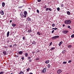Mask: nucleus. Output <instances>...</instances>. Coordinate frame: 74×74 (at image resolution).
Segmentation results:
<instances>
[{
    "label": "nucleus",
    "instance_id": "obj_36",
    "mask_svg": "<svg viewBox=\"0 0 74 74\" xmlns=\"http://www.w3.org/2000/svg\"><path fill=\"white\" fill-rule=\"evenodd\" d=\"M52 44V42H51V43H50L49 44V46H51V45Z\"/></svg>",
    "mask_w": 74,
    "mask_h": 74
},
{
    "label": "nucleus",
    "instance_id": "obj_50",
    "mask_svg": "<svg viewBox=\"0 0 74 74\" xmlns=\"http://www.w3.org/2000/svg\"><path fill=\"white\" fill-rule=\"evenodd\" d=\"M57 29H58V28H54V30H57Z\"/></svg>",
    "mask_w": 74,
    "mask_h": 74
},
{
    "label": "nucleus",
    "instance_id": "obj_41",
    "mask_svg": "<svg viewBox=\"0 0 74 74\" xmlns=\"http://www.w3.org/2000/svg\"><path fill=\"white\" fill-rule=\"evenodd\" d=\"M49 10L50 11H52V10L51 9V8H49Z\"/></svg>",
    "mask_w": 74,
    "mask_h": 74
},
{
    "label": "nucleus",
    "instance_id": "obj_3",
    "mask_svg": "<svg viewBox=\"0 0 74 74\" xmlns=\"http://www.w3.org/2000/svg\"><path fill=\"white\" fill-rule=\"evenodd\" d=\"M68 32H69V31H68L64 30L63 31V33H64V34H66Z\"/></svg>",
    "mask_w": 74,
    "mask_h": 74
},
{
    "label": "nucleus",
    "instance_id": "obj_9",
    "mask_svg": "<svg viewBox=\"0 0 74 74\" xmlns=\"http://www.w3.org/2000/svg\"><path fill=\"white\" fill-rule=\"evenodd\" d=\"M62 43H63L62 41H61L59 43V47H60V45H61V44H62Z\"/></svg>",
    "mask_w": 74,
    "mask_h": 74
},
{
    "label": "nucleus",
    "instance_id": "obj_46",
    "mask_svg": "<svg viewBox=\"0 0 74 74\" xmlns=\"http://www.w3.org/2000/svg\"><path fill=\"white\" fill-rule=\"evenodd\" d=\"M48 10H49L48 8H47L46 9V11H48Z\"/></svg>",
    "mask_w": 74,
    "mask_h": 74
},
{
    "label": "nucleus",
    "instance_id": "obj_62",
    "mask_svg": "<svg viewBox=\"0 0 74 74\" xmlns=\"http://www.w3.org/2000/svg\"><path fill=\"white\" fill-rule=\"evenodd\" d=\"M28 9H30L29 8H28Z\"/></svg>",
    "mask_w": 74,
    "mask_h": 74
},
{
    "label": "nucleus",
    "instance_id": "obj_61",
    "mask_svg": "<svg viewBox=\"0 0 74 74\" xmlns=\"http://www.w3.org/2000/svg\"><path fill=\"white\" fill-rule=\"evenodd\" d=\"M16 57H17L18 58H18V56H16Z\"/></svg>",
    "mask_w": 74,
    "mask_h": 74
},
{
    "label": "nucleus",
    "instance_id": "obj_7",
    "mask_svg": "<svg viewBox=\"0 0 74 74\" xmlns=\"http://www.w3.org/2000/svg\"><path fill=\"white\" fill-rule=\"evenodd\" d=\"M3 55H7V52L5 51H3Z\"/></svg>",
    "mask_w": 74,
    "mask_h": 74
},
{
    "label": "nucleus",
    "instance_id": "obj_5",
    "mask_svg": "<svg viewBox=\"0 0 74 74\" xmlns=\"http://www.w3.org/2000/svg\"><path fill=\"white\" fill-rule=\"evenodd\" d=\"M27 20H28V21H29V22H31V21H32V19L29 17H28L27 18Z\"/></svg>",
    "mask_w": 74,
    "mask_h": 74
},
{
    "label": "nucleus",
    "instance_id": "obj_33",
    "mask_svg": "<svg viewBox=\"0 0 74 74\" xmlns=\"http://www.w3.org/2000/svg\"><path fill=\"white\" fill-rule=\"evenodd\" d=\"M63 6H64V5L63 4H61V7H63Z\"/></svg>",
    "mask_w": 74,
    "mask_h": 74
},
{
    "label": "nucleus",
    "instance_id": "obj_32",
    "mask_svg": "<svg viewBox=\"0 0 74 74\" xmlns=\"http://www.w3.org/2000/svg\"><path fill=\"white\" fill-rule=\"evenodd\" d=\"M55 26V24H53L52 25V26H53V27H54Z\"/></svg>",
    "mask_w": 74,
    "mask_h": 74
},
{
    "label": "nucleus",
    "instance_id": "obj_10",
    "mask_svg": "<svg viewBox=\"0 0 74 74\" xmlns=\"http://www.w3.org/2000/svg\"><path fill=\"white\" fill-rule=\"evenodd\" d=\"M23 53L22 51H20L18 52V54H19V55H21V54H22Z\"/></svg>",
    "mask_w": 74,
    "mask_h": 74
},
{
    "label": "nucleus",
    "instance_id": "obj_40",
    "mask_svg": "<svg viewBox=\"0 0 74 74\" xmlns=\"http://www.w3.org/2000/svg\"><path fill=\"white\" fill-rule=\"evenodd\" d=\"M29 70H30V69L29 68H28L27 69V71H29Z\"/></svg>",
    "mask_w": 74,
    "mask_h": 74
},
{
    "label": "nucleus",
    "instance_id": "obj_31",
    "mask_svg": "<svg viewBox=\"0 0 74 74\" xmlns=\"http://www.w3.org/2000/svg\"><path fill=\"white\" fill-rule=\"evenodd\" d=\"M20 16H21V18H22V16H23V14H22V13H20Z\"/></svg>",
    "mask_w": 74,
    "mask_h": 74
},
{
    "label": "nucleus",
    "instance_id": "obj_20",
    "mask_svg": "<svg viewBox=\"0 0 74 74\" xmlns=\"http://www.w3.org/2000/svg\"><path fill=\"white\" fill-rule=\"evenodd\" d=\"M66 52V50H64L62 52V53H64Z\"/></svg>",
    "mask_w": 74,
    "mask_h": 74
},
{
    "label": "nucleus",
    "instance_id": "obj_42",
    "mask_svg": "<svg viewBox=\"0 0 74 74\" xmlns=\"http://www.w3.org/2000/svg\"><path fill=\"white\" fill-rule=\"evenodd\" d=\"M24 18H26V15L25 14L24 15Z\"/></svg>",
    "mask_w": 74,
    "mask_h": 74
},
{
    "label": "nucleus",
    "instance_id": "obj_48",
    "mask_svg": "<svg viewBox=\"0 0 74 74\" xmlns=\"http://www.w3.org/2000/svg\"><path fill=\"white\" fill-rule=\"evenodd\" d=\"M32 60H29V62H32Z\"/></svg>",
    "mask_w": 74,
    "mask_h": 74
},
{
    "label": "nucleus",
    "instance_id": "obj_49",
    "mask_svg": "<svg viewBox=\"0 0 74 74\" xmlns=\"http://www.w3.org/2000/svg\"><path fill=\"white\" fill-rule=\"evenodd\" d=\"M70 26H68V28H70Z\"/></svg>",
    "mask_w": 74,
    "mask_h": 74
},
{
    "label": "nucleus",
    "instance_id": "obj_12",
    "mask_svg": "<svg viewBox=\"0 0 74 74\" xmlns=\"http://www.w3.org/2000/svg\"><path fill=\"white\" fill-rule=\"evenodd\" d=\"M49 62V60H48L45 62V63H46V64H48Z\"/></svg>",
    "mask_w": 74,
    "mask_h": 74
},
{
    "label": "nucleus",
    "instance_id": "obj_53",
    "mask_svg": "<svg viewBox=\"0 0 74 74\" xmlns=\"http://www.w3.org/2000/svg\"><path fill=\"white\" fill-rule=\"evenodd\" d=\"M62 26L63 27H64V26H65V25H63Z\"/></svg>",
    "mask_w": 74,
    "mask_h": 74
},
{
    "label": "nucleus",
    "instance_id": "obj_43",
    "mask_svg": "<svg viewBox=\"0 0 74 74\" xmlns=\"http://www.w3.org/2000/svg\"><path fill=\"white\" fill-rule=\"evenodd\" d=\"M41 1V0H38V2H40Z\"/></svg>",
    "mask_w": 74,
    "mask_h": 74
},
{
    "label": "nucleus",
    "instance_id": "obj_52",
    "mask_svg": "<svg viewBox=\"0 0 74 74\" xmlns=\"http://www.w3.org/2000/svg\"><path fill=\"white\" fill-rule=\"evenodd\" d=\"M12 22V20H11L10 21V23H11Z\"/></svg>",
    "mask_w": 74,
    "mask_h": 74
},
{
    "label": "nucleus",
    "instance_id": "obj_63",
    "mask_svg": "<svg viewBox=\"0 0 74 74\" xmlns=\"http://www.w3.org/2000/svg\"><path fill=\"white\" fill-rule=\"evenodd\" d=\"M73 33H74V31H73Z\"/></svg>",
    "mask_w": 74,
    "mask_h": 74
},
{
    "label": "nucleus",
    "instance_id": "obj_26",
    "mask_svg": "<svg viewBox=\"0 0 74 74\" xmlns=\"http://www.w3.org/2000/svg\"><path fill=\"white\" fill-rule=\"evenodd\" d=\"M57 10L58 11H59L60 10V8H57Z\"/></svg>",
    "mask_w": 74,
    "mask_h": 74
},
{
    "label": "nucleus",
    "instance_id": "obj_59",
    "mask_svg": "<svg viewBox=\"0 0 74 74\" xmlns=\"http://www.w3.org/2000/svg\"><path fill=\"white\" fill-rule=\"evenodd\" d=\"M4 48H5V49H6V48H7V47H4Z\"/></svg>",
    "mask_w": 74,
    "mask_h": 74
},
{
    "label": "nucleus",
    "instance_id": "obj_60",
    "mask_svg": "<svg viewBox=\"0 0 74 74\" xmlns=\"http://www.w3.org/2000/svg\"><path fill=\"white\" fill-rule=\"evenodd\" d=\"M29 74H33V73H29Z\"/></svg>",
    "mask_w": 74,
    "mask_h": 74
},
{
    "label": "nucleus",
    "instance_id": "obj_1",
    "mask_svg": "<svg viewBox=\"0 0 74 74\" xmlns=\"http://www.w3.org/2000/svg\"><path fill=\"white\" fill-rule=\"evenodd\" d=\"M64 23L65 24L70 25V24L71 23V21L70 20H66L65 21Z\"/></svg>",
    "mask_w": 74,
    "mask_h": 74
},
{
    "label": "nucleus",
    "instance_id": "obj_15",
    "mask_svg": "<svg viewBox=\"0 0 74 74\" xmlns=\"http://www.w3.org/2000/svg\"><path fill=\"white\" fill-rule=\"evenodd\" d=\"M55 49V47H52L51 49V51H52V50H53V49Z\"/></svg>",
    "mask_w": 74,
    "mask_h": 74
},
{
    "label": "nucleus",
    "instance_id": "obj_24",
    "mask_svg": "<svg viewBox=\"0 0 74 74\" xmlns=\"http://www.w3.org/2000/svg\"><path fill=\"white\" fill-rule=\"evenodd\" d=\"M19 74H23V72L20 71V73H19Z\"/></svg>",
    "mask_w": 74,
    "mask_h": 74
},
{
    "label": "nucleus",
    "instance_id": "obj_18",
    "mask_svg": "<svg viewBox=\"0 0 74 74\" xmlns=\"http://www.w3.org/2000/svg\"><path fill=\"white\" fill-rule=\"evenodd\" d=\"M67 15H70V12L69 11L67 12Z\"/></svg>",
    "mask_w": 74,
    "mask_h": 74
},
{
    "label": "nucleus",
    "instance_id": "obj_30",
    "mask_svg": "<svg viewBox=\"0 0 74 74\" xmlns=\"http://www.w3.org/2000/svg\"><path fill=\"white\" fill-rule=\"evenodd\" d=\"M74 37V34H73L71 36V38H73V37Z\"/></svg>",
    "mask_w": 74,
    "mask_h": 74
},
{
    "label": "nucleus",
    "instance_id": "obj_57",
    "mask_svg": "<svg viewBox=\"0 0 74 74\" xmlns=\"http://www.w3.org/2000/svg\"><path fill=\"white\" fill-rule=\"evenodd\" d=\"M32 53L33 55H34V52H32Z\"/></svg>",
    "mask_w": 74,
    "mask_h": 74
},
{
    "label": "nucleus",
    "instance_id": "obj_28",
    "mask_svg": "<svg viewBox=\"0 0 74 74\" xmlns=\"http://www.w3.org/2000/svg\"><path fill=\"white\" fill-rule=\"evenodd\" d=\"M66 63H67V62H63V64H66Z\"/></svg>",
    "mask_w": 74,
    "mask_h": 74
},
{
    "label": "nucleus",
    "instance_id": "obj_11",
    "mask_svg": "<svg viewBox=\"0 0 74 74\" xmlns=\"http://www.w3.org/2000/svg\"><path fill=\"white\" fill-rule=\"evenodd\" d=\"M9 34H10V32L8 31L7 33V37H8L9 36Z\"/></svg>",
    "mask_w": 74,
    "mask_h": 74
},
{
    "label": "nucleus",
    "instance_id": "obj_16",
    "mask_svg": "<svg viewBox=\"0 0 74 74\" xmlns=\"http://www.w3.org/2000/svg\"><path fill=\"white\" fill-rule=\"evenodd\" d=\"M52 40H54V39H56L55 36H53L52 38Z\"/></svg>",
    "mask_w": 74,
    "mask_h": 74
},
{
    "label": "nucleus",
    "instance_id": "obj_54",
    "mask_svg": "<svg viewBox=\"0 0 74 74\" xmlns=\"http://www.w3.org/2000/svg\"><path fill=\"white\" fill-rule=\"evenodd\" d=\"M44 8H47V7L46 6H44Z\"/></svg>",
    "mask_w": 74,
    "mask_h": 74
},
{
    "label": "nucleus",
    "instance_id": "obj_2",
    "mask_svg": "<svg viewBox=\"0 0 74 74\" xmlns=\"http://www.w3.org/2000/svg\"><path fill=\"white\" fill-rule=\"evenodd\" d=\"M62 72V70H61V69H59L58 71H57V73L58 74H60V73H61Z\"/></svg>",
    "mask_w": 74,
    "mask_h": 74
},
{
    "label": "nucleus",
    "instance_id": "obj_35",
    "mask_svg": "<svg viewBox=\"0 0 74 74\" xmlns=\"http://www.w3.org/2000/svg\"><path fill=\"white\" fill-rule=\"evenodd\" d=\"M37 11L38 13H39V12H40L39 11V10H37Z\"/></svg>",
    "mask_w": 74,
    "mask_h": 74
},
{
    "label": "nucleus",
    "instance_id": "obj_25",
    "mask_svg": "<svg viewBox=\"0 0 74 74\" xmlns=\"http://www.w3.org/2000/svg\"><path fill=\"white\" fill-rule=\"evenodd\" d=\"M50 67H51V65H50V64H48V68H49Z\"/></svg>",
    "mask_w": 74,
    "mask_h": 74
},
{
    "label": "nucleus",
    "instance_id": "obj_51",
    "mask_svg": "<svg viewBox=\"0 0 74 74\" xmlns=\"http://www.w3.org/2000/svg\"><path fill=\"white\" fill-rule=\"evenodd\" d=\"M14 46H16V45L14 44L13 45Z\"/></svg>",
    "mask_w": 74,
    "mask_h": 74
},
{
    "label": "nucleus",
    "instance_id": "obj_44",
    "mask_svg": "<svg viewBox=\"0 0 74 74\" xmlns=\"http://www.w3.org/2000/svg\"><path fill=\"white\" fill-rule=\"evenodd\" d=\"M71 60H69V61L68 63H71Z\"/></svg>",
    "mask_w": 74,
    "mask_h": 74
},
{
    "label": "nucleus",
    "instance_id": "obj_8",
    "mask_svg": "<svg viewBox=\"0 0 74 74\" xmlns=\"http://www.w3.org/2000/svg\"><path fill=\"white\" fill-rule=\"evenodd\" d=\"M72 47V45H69L68 46V48H69V49H70Z\"/></svg>",
    "mask_w": 74,
    "mask_h": 74
},
{
    "label": "nucleus",
    "instance_id": "obj_17",
    "mask_svg": "<svg viewBox=\"0 0 74 74\" xmlns=\"http://www.w3.org/2000/svg\"><path fill=\"white\" fill-rule=\"evenodd\" d=\"M24 15H27V12L24 11Z\"/></svg>",
    "mask_w": 74,
    "mask_h": 74
},
{
    "label": "nucleus",
    "instance_id": "obj_19",
    "mask_svg": "<svg viewBox=\"0 0 74 74\" xmlns=\"http://www.w3.org/2000/svg\"><path fill=\"white\" fill-rule=\"evenodd\" d=\"M55 37H56V38H58L59 37V36H55Z\"/></svg>",
    "mask_w": 74,
    "mask_h": 74
},
{
    "label": "nucleus",
    "instance_id": "obj_47",
    "mask_svg": "<svg viewBox=\"0 0 74 74\" xmlns=\"http://www.w3.org/2000/svg\"><path fill=\"white\" fill-rule=\"evenodd\" d=\"M23 40H25V37H23Z\"/></svg>",
    "mask_w": 74,
    "mask_h": 74
},
{
    "label": "nucleus",
    "instance_id": "obj_37",
    "mask_svg": "<svg viewBox=\"0 0 74 74\" xmlns=\"http://www.w3.org/2000/svg\"><path fill=\"white\" fill-rule=\"evenodd\" d=\"M54 31H55V30H53V31L51 32V33H53Z\"/></svg>",
    "mask_w": 74,
    "mask_h": 74
},
{
    "label": "nucleus",
    "instance_id": "obj_23",
    "mask_svg": "<svg viewBox=\"0 0 74 74\" xmlns=\"http://www.w3.org/2000/svg\"><path fill=\"white\" fill-rule=\"evenodd\" d=\"M37 34H38L39 35V36H40V33L39 32H37Z\"/></svg>",
    "mask_w": 74,
    "mask_h": 74
},
{
    "label": "nucleus",
    "instance_id": "obj_29",
    "mask_svg": "<svg viewBox=\"0 0 74 74\" xmlns=\"http://www.w3.org/2000/svg\"><path fill=\"white\" fill-rule=\"evenodd\" d=\"M32 31L30 30H28V33H30Z\"/></svg>",
    "mask_w": 74,
    "mask_h": 74
},
{
    "label": "nucleus",
    "instance_id": "obj_38",
    "mask_svg": "<svg viewBox=\"0 0 74 74\" xmlns=\"http://www.w3.org/2000/svg\"><path fill=\"white\" fill-rule=\"evenodd\" d=\"M38 52H40V50H38L36 52V53H37Z\"/></svg>",
    "mask_w": 74,
    "mask_h": 74
},
{
    "label": "nucleus",
    "instance_id": "obj_58",
    "mask_svg": "<svg viewBox=\"0 0 74 74\" xmlns=\"http://www.w3.org/2000/svg\"><path fill=\"white\" fill-rule=\"evenodd\" d=\"M52 29V30H53V29H54L55 30V28H53Z\"/></svg>",
    "mask_w": 74,
    "mask_h": 74
},
{
    "label": "nucleus",
    "instance_id": "obj_55",
    "mask_svg": "<svg viewBox=\"0 0 74 74\" xmlns=\"http://www.w3.org/2000/svg\"><path fill=\"white\" fill-rule=\"evenodd\" d=\"M22 7H23V6H20V8H22Z\"/></svg>",
    "mask_w": 74,
    "mask_h": 74
},
{
    "label": "nucleus",
    "instance_id": "obj_56",
    "mask_svg": "<svg viewBox=\"0 0 74 74\" xmlns=\"http://www.w3.org/2000/svg\"><path fill=\"white\" fill-rule=\"evenodd\" d=\"M9 47H12V45H10Z\"/></svg>",
    "mask_w": 74,
    "mask_h": 74
},
{
    "label": "nucleus",
    "instance_id": "obj_4",
    "mask_svg": "<svg viewBox=\"0 0 74 74\" xmlns=\"http://www.w3.org/2000/svg\"><path fill=\"white\" fill-rule=\"evenodd\" d=\"M46 70H47V69L44 68L42 71V72H43V73H45V72H46Z\"/></svg>",
    "mask_w": 74,
    "mask_h": 74
},
{
    "label": "nucleus",
    "instance_id": "obj_34",
    "mask_svg": "<svg viewBox=\"0 0 74 74\" xmlns=\"http://www.w3.org/2000/svg\"><path fill=\"white\" fill-rule=\"evenodd\" d=\"M4 74V72L2 71L0 73V74Z\"/></svg>",
    "mask_w": 74,
    "mask_h": 74
},
{
    "label": "nucleus",
    "instance_id": "obj_14",
    "mask_svg": "<svg viewBox=\"0 0 74 74\" xmlns=\"http://www.w3.org/2000/svg\"><path fill=\"white\" fill-rule=\"evenodd\" d=\"M25 56L26 57H27V56H28V53H26L25 54Z\"/></svg>",
    "mask_w": 74,
    "mask_h": 74
},
{
    "label": "nucleus",
    "instance_id": "obj_27",
    "mask_svg": "<svg viewBox=\"0 0 74 74\" xmlns=\"http://www.w3.org/2000/svg\"><path fill=\"white\" fill-rule=\"evenodd\" d=\"M40 59V58H37L36 59V60H38Z\"/></svg>",
    "mask_w": 74,
    "mask_h": 74
},
{
    "label": "nucleus",
    "instance_id": "obj_21",
    "mask_svg": "<svg viewBox=\"0 0 74 74\" xmlns=\"http://www.w3.org/2000/svg\"><path fill=\"white\" fill-rule=\"evenodd\" d=\"M12 26H13V27H15V26H16V24H12Z\"/></svg>",
    "mask_w": 74,
    "mask_h": 74
},
{
    "label": "nucleus",
    "instance_id": "obj_45",
    "mask_svg": "<svg viewBox=\"0 0 74 74\" xmlns=\"http://www.w3.org/2000/svg\"><path fill=\"white\" fill-rule=\"evenodd\" d=\"M28 60H29V59H31V58L30 57H28Z\"/></svg>",
    "mask_w": 74,
    "mask_h": 74
},
{
    "label": "nucleus",
    "instance_id": "obj_39",
    "mask_svg": "<svg viewBox=\"0 0 74 74\" xmlns=\"http://www.w3.org/2000/svg\"><path fill=\"white\" fill-rule=\"evenodd\" d=\"M22 60H23L24 59V57L23 56L22 57Z\"/></svg>",
    "mask_w": 74,
    "mask_h": 74
},
{
    "label": "nucleus",
    "instance_id": "obj_6",
    "mask_svg": "<svg viewBox=\"0 0 74 74\" xmlns=\"http://www.w3.org/2000/svg\"><path fill=\"white\" fill-rule=\"evenodd\" d=\"M0 13L1 15H4V12H3V10H1L0 12Z\"/></svg>",
    "mask_w": 74,
    "mask_h": 74
},
{
    "label": "nucleus",
    "instance_id": "obj_13",
    "mask_svg": "<svg viewBox=\"0 0 74 74\" xmlns=\"http://www.w3.org/2000/svg\"><path fill=\"white\" fill-rule=\"evenodd\" d=\"M2 7H4V6H5V3H4V2H3L2 3Z\"/></svg>",
    "mask_w": 74,
    "mask_h": 74
},
{
    "label": "nucleus",
    "instance_id": "obj_22",
    "mask_svg": "<svg viewBox=\"0 0 74 74\" xmlns=\"http://www.w3.org/2000/svg\"><path fill=\"white\" fill-rule=\"evenodd\" d=\"M32 44L33 45H34L35 44H36V42L34 41H33L32 42Z\"/></svg>",
    "mask_w": 74,
    "mask_h": 74
}]
</instances>
